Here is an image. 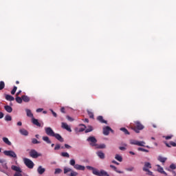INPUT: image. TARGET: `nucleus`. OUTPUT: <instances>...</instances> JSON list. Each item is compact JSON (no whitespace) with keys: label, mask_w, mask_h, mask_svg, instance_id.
Instances as JSON below:
<instances>
[{"label":"nucleus","mask_w":176,"mask_h":176,"mask_svg":"<svg viewBox=\"0 0 176 176\" xmlns=\"http://www.w3.org/2000/svg\"><path fill=\"white\" fill-rule=\"evenodd\" d=\"M134 123V126H131L132 130H134L136 133H140V130H144V126L140 121H135Z\"/></svg>","instance_id":"1"},{"label":"nucleus","mask_w":176,"mask_h":176,"mask_svg":"<svg viewBox=\"0 0 176 176\" xmlns=\"http://www.w3.org/2000/svg\"><path fill=\"white\" fill-rule=\"evenodd\" d=\"M23 163L26 166V167H28V168H30V169L34 168V166H35L32 160L28 158H24Z\"/></svg>","instance_id":"2"},{"label":"nucleus","mask_w":176,"mask_h":176,"mask_svg":"<svg viewBox=\"0 0 176 176\" xmlns=\"http://www.w3.org/2000/svg\"><path fill=\"white\" fill-rule=\"evenodd\" d=\"M29 155L30 157H32L33 159H38V157L42 156V154L38 153L35 149L30 150Z\"/></svg>","instance_id":"3"},{"label":"nucleus","mask_w":176,"mask_h":176,"mask_svg":"<svg viewBox=\"0 0 176 176\" xmlns=\"http://www.w3.org/2000/svg\"><path fill=\"white\" fill-rule=\"evenodd\" d=\"M3 153L6 156L13 157L14 159H17V155L13 151H4Z\"/></svg>","instance_id":"4"},{"label":"nucleus","mask_w":176,"mask_h":176,"mask_svg":"<svg viewBox=\"0 0 176 176\" xmlns=\"http://www.w3.org/2000/svg\"><path fill=\"white\" fill-rule=\"evenodd\" d=\"M87 141H88V142H91L90 145L91 146H97V139H96L94 136H89L87 139Z\"/></svg>","instance_id":"5"},{"label":"nucleus","mask_w":176,"mask_h":176,"mask_svg":"<svg viewBox=\"0 0 176 176\" xmlns=\"http://www.w3.org/2000/svg\"><path fill=\"white\" fill-rule=\"evenodd\" d=\"M45 131L46 133V135H49L50 137H54L55 134L54 131H53V129H52L51 127H45Z\"/></svg>","instance_id":"6"},{"label":"nucleus","mask_w":176,"mask_h":176,"mask_svg":"<svg viewBox=\"0 0 176 176\" xmlns=\"http://www.w3.org/2000/svg\"><path fill=\"white\" fill-rule=\"evenodd\" d=\"M109 131H111V133H113V130L111 129L110 126H107L103 127L104 135H109Z\"/></svg>","instance_id":"7"},{"label":"nucleus","mask_w":176,"mask_h":176,"mask_svg":"<svg viewBox=\"0 0 176 176\" xmlns=\"http://www.w3.org/2000/svg\"><path fill=\"white\" fill-rule=\"evenodd\" d=\"M62 129H65L69 133H71L72 131V129H71V127H69V126H68V124H67L65 122H62Z\"/></svg>","instance_id":"8"},{"label":"nucleus","mask_w":176,"mask_h":176,"mask_svg":"<svg viewBox=\"0 0 176 176\" xmlns=\"http://www.w3.org/2000/svg\"><path fill=\"white\" fill-rule=\"evenodd\" d=\"M148 168H152V165L150 162H145L144 166L143 167V171H148Z\"/></svg>","instance_id":"9"},{"label":"nucleus","mask_w":176,"mask_h":176,"mask_svg":"<svg viewBox=\"0 0 176 176\" xmlns=\"http://www.w3.org/2000/svg\"><path fill=\"white\" fill-rule=\"evenodd\" d=\"M53 137H55V138L58 140V141H60V142H64V138L61 137V135L58 133H54Z\"/></svg>","instance_id":"10"},{"label":"nucleus","mask_w":176,"mask_h":176,"mask_svg":"<svg viewBox=\"0 0 176 176\" xmlns=\"http://www.w3.org/2000/svg\"><path fill=\"white\" fill-rule=\"evenodd\" d=\"M74 168L76 170H79L80 171H85L86 168L85 167V166H82V165H80V164H76L74 166Z\"/></svg>","instance_id":"11"},{"label":"nucleus","mask_w":176,"mask_h":176,"mask_svg":"<svg viewBox=\"0 0 176 176\" xmlns=\"http://www.w3.org/2000/svg\"><path fill=\"white\" fill-rule=\"evenodd\" d=\"M156 166L157 167L158 173H160L161 174H164V175H167V173H166V171H164V170L163 169V168L162 166H160V165L157 164V165H156Z\"/></svg>","instance_id":"12"},{"label":"nucleus","mask_w":176,"mask_h":176,"mask_svg":"<svg viewBox=\"0 0 176 176\" xmlns=\"http://www.w3.org/2000/svg\"><path fill=\"white\" fill-rule=\"evenodd\" d=\"M164 144H165V145H166V146H167V148H171V146H174V147L176 146V143L173 141L170 142L169 144L167 143V142L164 141Z\"/></svg>","instance_id":"13"},{"label":"nucleus","mask_w":176,"mask_h":176,"mask_svg":"<svg viewBox=\"0 0 176 176\" xmlns=\"http://www.w3.org/2000/svg\"><path fill=\"white\" fill-rule=\"evenodd\" d=\"M45 171H46V169H45V168H43L42 166H38V168H37V173L40 174V175H42V174H43Z\"/></svg>","instance_id":"14"},{"label":"nucleus","mask_w":176,"mask_h":176,"mask_svg":"<svg viewBox=\"0 0 176 176\" xmlns=\"http://www.w3.org/2000/svg\"><path fill=\"white\" fill-rule=\"evenodd\" d=\"M4 109L6 112H8V113H12V112H13V108L9 105L4 106Z\"/></svg>","instance_id":"15"},{"label":"nucleus","mask_w":176,"mask_h":176,"mask_svg":"<svg viewBox=\"0 0 176 176\" xmlns=\"http://www.w3.org/2000/svg\"><path fill=\"white\" fill-rule=\"evenodd\" d=\"M32 122L33 124H35V126H37V127H41V123H39V121H38L37 119L33 118L32 119Z\"/></svg>","instance_id":"16"},{"label":"nucleus","mask_w":176,"mask_h":176,"mask_svg":"<svg viewBox=\"0 0 176 176\" xmlns=\"http://www.w3.org/2000/svg\"><path fill=\"white\" fill-rule=\"evenodd\" d=\"M97 120L100 122V123H104L105 124H107V120H104V117H102V116H98Z\"/></svg>","instance_id":"17"},{"label":"nucleus","mask_w":176,"mask_h":176,"mask_svg":"<svg viewBox=\"0 0 176 176\" xmlns=\"http://www.w3.org/2000/svg\"><path fill=\"white\" fill-rule=\"evenodd\" d=\"M157 160L159 162H160L161 163H166V160H167V158L166 157H164L161 155H159L158 157H157Z\"/></svg>","instance_id":"18"},{"label":"nucleus","mask_w":176,"mask_h":176,"mask_svg":"<svg viewBox=\"0 0 176 176\" xmlns=\"http://www.w3.org/2000/svg\"><path fill=\"white\" fill-rule=\"evenodd\" d=\"M96 154L100 159H105V154L102 151H98Z\"/></svg>","instance_id":"19"},{"label":"nucleus","mask_w":176,"mask_h":176,"mask_svg":"<svg viewBox=\"0 0 176 176\" xmlns=\"http://www.w3.org/2000/svg\"><path fill=\"white\" fill-rule=\"evenodd\" d=\"M31 98L28 97V96L23 95L22 96V101H24V102H30Z\"/></svg>","instance_id":"20"},{"label":"nucleus","mask_w":176,"mask_h":176,"mask_svg":"<svg viewBox=\"0 0 176 176\" xmlns=\"http://www.w3.org/2000/svg\"><path fill=\"white\" fill-rule=\"evenodd\" d=\"M26 111V115L27 116H28V118H34V114H32V112H31V110L26 109H25Z\"/></svg>","instance_id":"21"},{"label":"nucleus","mask_w":176,"mask_h":176,"mask_svg":"<svg viewBox=\"0 0 176 176\" xmlns=\"http://www.w3.org/2000/svg\"><path fill=\"white\" fill-rule=\"evenodd\" d=\"M19 133H21L22 135H28V131L25 130V129H20Z\"/></svg>","instance_id":"22"},{"label":"nucleus","mask_w":176,"mask_h":176,"mask_svg":"<svg viewBox=\"0 0 176 176\" xmlns=\"http://www.w3.org/2000/svg\"><path fill=\"white\" fill-rule=\"evenodd\" d=\"M115 159L116 160H118V162H123V157L119 154L116 155Z\"/></svg>","instance_id":"23"},{"label":"nucleus","mask_w":176,"mask_h":176,"mask_svg":"<svg viewBox=\"0 0 176 176\" xmlns=\"http://www.w3.org/2000/svg\"><path fill=\"white\" fill-rule=\"evenodd\" d=\"M11 168H12L14 171H16V173L18 172V171L21 170V168L19 166H14V165H12V166H11Z\"/></svg>","instance_id":"24"},{"label":"nucleus","mask_w":176,"mask_h":176,"mask_svg":"<svg viewBox=\"0 0 176 176\" xmlns=\"http://www.w3.org/2000/svg\"><path fill=\"white\" fill-rule=\"evenodd\" d=\"M6 100H7V101H14V97L10 95H6Z\"/></svg>","instance_id":"25"},{"label":"nucleus","mask_w":176,"mask_h":176,"mask_svg":"<svg viewBox=\"0 0 176 176\" xmlns=\"http://www.w3.org/2000/svg\"><path fill=\"white\" fill-rule=\"evenodd\" d=\"M3 142H5V144L9 145L10 146V145H12V142L9 141V139L8 138H3Z\"/></svg>","instance_id":"26"},{"label":"nucleus","mask_w":176,"mask_h":176,"mask_svg":"<svg viewBox=\"0 0 176 176\" xmlns=\"http://www.w3.org/2000/svg\"><path fill=\"white\" fill-rule=\"evenodd\" d=\"M15 101H16L18 104H21V102H23V96H21V98L20 96H16Z\"/></svg>","instance_id":"27"},{"label":"nucleus","mask_w":176,"mask_h":176,"mask_svg":"<svg viewBox=\"0 0 176 176\" xmlns=\"http://www.w3.org/2000/svg\"><path fill=\"white\" fill-rule=\"evenodd\" d=\"M43 140L47 142V144H52V141L50 140V139L49 138V137L47 136H43Z\"/></svg>","instance_id":"28"},{"label":"nucleus","mask_w":176,"mask_h":176,"mask_svg":"<svg viewBox=\"0 0 176 176\" xmlns=\"http://www.w3.org/2000/svg\"><path fill=\"white\" fill-rule=\"evenodd\" d=\"M111 168H112L116 173H118V174H122V171L118 170V168L113 165H110Z\"/></svg>","instance_id":"29"},{"label":"nucleus","mask_w":176,"mask_h":176,"mask_svg":"<svg viewBox=\"0 0 176 176\" xmlns=\"http://www.w3.org/2000/svg\"><path fill=\"white\" fill-rule=\"evenodd\" d=\"M120 131H123L124 133L126 134V135H130V132H129L127 129H126V128H120Z\"/></svg>","instance_id":"30"},{"label":"nucleus","mask_w":176,"mask_h":176,"mask_svg":"<svg viewBox=\"0 0 176 176\" xmlns=\"http://www.w3.org/2000/svg\"><path fill=\"white\" fill-rule=\"evenodd\" d=\"M89 117L90 118V119H94V113H93V112L90 110H87V111Z\"/></svg>","instance_id":"31"},{"label":"nucleus","mask_w":176,"mask_h":176,"mask_svg":"<svg viewBox=\"0 0 176 176\" xmlns=\"http://www.w3.org/2000/svg\"><path fill=\"white\" fill-rule=\"evenodd\" d=\"M99 176H109V175L105 170H100Z\"/></svg>","instance_id":"32"},{"label":"nucleus","mask_w":176,"mask_h":176,"mask_svg":"<svg viewBox=\"0 0 176 176\" xmlns=\"http://www.w3.org/2000/svg\"><path fill=\"white\" fill-rule=\"evenodd\" d=\"M4 120H6V122L12 121V116L10 115H6L4 118Z\"/></svg>","instance_id":"33"},{"label":"nucleus","mask_w":176,"mask_h":176,"mask_svg":"<svg viewBox=\"0 0 176 176\" xmlns=\"http://www.w3.org/2000/svg\"><path fill=\"white\" fill-rule=\"evenodd\" d=\"M60 156H62L63 157H69V154L67 152H62L60 153Z\"/></svg>","instance_id":"34"},{"label":"nucleus","mask_w":176,"mask_h":176,"mask_svg":"<svg viewBox=\"0 0 176 176\" xmlns=\"http://www.w3.org/2000/svg\"><path fill=\"white\" fill-rule=\"evenodd\" d=\"M80 126H82V127L78 129L79 133H82V131H85V130H86V125L82 124H80Z\"/></svg>","instance_id":"35"},{"label":"nucleus","mask_w":176,"mask_h":176,"mask_svg":"<svg viewBox=\"0 0 176 176\" xmlns=\"http://www.w3.org/2000/svg\"><path fill=\"white\" fill-rule=\"evenodd\" d=\"M136 145H138V146H145V142H144V141H141V142L138 141V143H137Z\"/></svg>","instance_id":"36"},{"label":"nucleus","mask_w":176,"mask_h":176,"mask_svg":"<svg viewBox=\"0 0 176 176\" xmlns=\"http://www.w3.org/2000/svg\"><path fill=\"white\" fill-rule=\"evenodd\" d=\"M92 173L94 175L100 176V171L94 168V170H92Z\"/></svg>","instance_id":"37"},{"label":"nucleus","mask_w":176,"mask_h":176,"mask_svg":"<svg viewBox=\"0 0 176 176\" xmlns=\"http://www.w3.org/2000/svg\"><path fill=\"white\" fill-rule=\"evenodd\" d=\"M97 148L98 149H105L107 148V146L104 144H99Z\"/></svg>","instance_id":"38"},{"label":"nucleus","mask_w":176,"mask_h":176,"mask_svg":"<svg viewBox=\"0 0 176 176\" xmlns=\"http://www.w3.org/2000/svg\"><path fill=\"white\" fill-rule=\"evenodd\" d=\"M5 89V82L0 81V90H3Z\"/></svg>","instance_id":"39"},{"label":"nucleus","mask_w":176,"mask_h":176,"mask_svg":"<svg viewBox=\"0 0 176 176\" xmlns=\"http://www.w3.org/2000/svg\"><path fill=\"white\" fill-rule=\"evenodd\" d=\"M130 144L131 145H137V144H138V140H131Z\"/></svg>","instance_id":"40"},{"label":"nucleus","mask_w":176,"mask_h":176,"mask_svg":"<svg viewBox=\"0 0 176 176\" xmlns=\"http://www.w3.org/2000/svg\"><path fill=\"white\" fill-rule=\"evenodd\" d=\"M16 91H17V87L14 86L12 90L11 91V94L14 96V94H16Z\"/></svg>","instance_id":"41"},{"label":"nucleus","mask_w":176,"mask_h":176,"mask_svg":"<svg viewBox=\"0 0 176 176\" xmlns=\"http://www.w3.org/2000/svg\"><path fill=\"white\" fill-rule=\"evenodd\" d=\"M91 131H93V126H89L88 129H85V133H90Z\"/></svg>","instance_id":"42"},{"label":"nucleus","mask_w":176,"mask_h":176,"mask_svg":"<svg viewBox=\"0 0 176 176\" xmlns=\"http://www.w3.org/2000/svg\"><path fill=\"white\" fill-rule=\"evenodd\" d=\"M72 171V169L71 168H64V174H67V173H69Z\"/></svg>","instance_id":"43"},{"label":"nucleus","mask_w":176,"mask_h":176,"mask_svg":"<svg viewBox=\"0 0 176 176\" xmlns=\"http://www.w3.org/2000/svg\"><path fill=\"white\" fill-rule=\"evenodd\" d=\"M60 148H61V145H60V144H57L54 147V151H58Z\"/></svg>","instance_id":"44"},{"label":"nucleus","mask_w":176,"mask_h":176,"mask_svg":"<svg viewBox=\"0 0 176 176\" xmlns=\"http://www.w3.org/2000/svg\"><path fill=\"white\" fill-rule=\"evenodd\" d=\"M138 151H140L141 152H146V153L149 152V150H146V149H145L144 148H141V147H139L138 148Z\"/></svg>","instance_id":"45"},{"label":"nucleus","mask_w":176,"mask_h":176,"mask_svg":"<svg viewBox=\"0 0 176 176\" xmlns=\"http://www.w3.org/2000/svg\"><path fill=\"white\" fill-rule=\"evenodd\" d=\"M21 173H23V170H19L16 173H14V176H23V175L21 174Z\"/></svg>","instance_id":"46"},{"label":"nucleus","mask_w":176,"mask_h":176,"mask_svg":"<svg viewBox=\"0 0 176 176\" xmlns=\"http://www.w3.org/2000/svg\"><path fill=\"white\" fill-rule=\"evenodd\" d=\"M63 172V170L61 168H56L55 169L54 174H60V173Z\"/></svg>","instance_id":"47"},{"label":"nucleus","mask_w":176,"mask_h":176,"mask_svg":"<svg viewBox=\"0 0 176 176\" xmlns=\"http://www.w3.org/2000/svg\"><path fill=\"white\" fill-rule=\"evenodd\" d=\"M69 164L70 166H73L75 168V166H76V164H75V160H71L69 162Z\"/></svg>","instance_id":"48"},{"label":"nucleus","mask_w":176,"mask_h":176,"mask_svg":"<svg viewBox=\"0 0 176 176\" xmlns=\"http://www.w3.org/2000/svg\"><path fill=\"white\" fill-rule=\"evenodd\" d=\"M32 142L33 144H41V142L38 141V140H36V138L32 139Z\"/></svg>","instance_id":"49"},{"label":"nucleus","mask_w":176,"mask_h":176,"mask_svg":"<svg viewBox=\"0 0 176 176\" xmlns=\"http://www.w3.org/2000/svg\"><path fill=\"white\" fill-rule=\"evenodd\" d=\"M76 175H78V173L72 170L69 176H76Z\"/></svg>","instance_id":"50"},{"label":"nucleus","mask_w":176,"mask_h":176,"mask_svg":"<svg viewBox=\"0 0 176 176\" xmlns=\"http://www.w3.org/2000/svg\"><path fill=\"white\" fill-rule=\"evenodd\" d=\"M170 168L171 170H175V169H176V166H175V164H170Z\"/></svg>","instance_id":"51"},{"label":"nucleus","mask_w":176,"mask_h":176,"mask_svg":"<svg viewBox=\"0 0 176 176\" xmlns=\"http://www.w3.org/2000/svg\"><path fill=\"white\" fill-rule=\"evenodd\" d=\"M164 138H165V140H171L173 138V135L168 136H164Z\"/></svg>","instance_id":"52"},{"label":"nucleus","mask_w":176,"mask_h":176,"mask_svg":"<svg viewBox=\"0 0 176 176\" xmlns=\"http://www.w3.org/2000/svg\"><path fill=\"white\" fill-rule=\"evenodd\" d=\"M50 111H51V112H52L53 116H54V118H57V113H56V112H54V111H53V109H50Z\"/></svg>","instance_id":"53"},{"label":"nucleus","mask_w":176,"mask_h":176,"mask_svg":"<svg viewBox=\"0 0 176 176\" xmlns=\"http://www.w3.org/2000/svg\"><path fill=\"white\" fill-rule=\"evenodd\" d=\"M146 173H148L147 175H153V173L149 170V169H148V170H146Z\"/></svg>","instance_id":"54"},{"label":"nucleus","mask_w":176,"mask_h":176,"mask_svg":"<svg viewBox=\"0 0 176 176\" xmlns=\"http://www.w3.org/2000/svg\"><path fill=\"white\" fill-rule=\"evenodd\" d=\"M65 148H66V149H71L72 146H71L69 144H65Z\"/></svg>","instance_id":"55"},{"label":"nucleus","mask_w":176,"mask_h":176,"mask_svg":"<svg viewBox=\"0 0 176 176\" xmlns=\"http://www.w3.org/2000/svg\"><path fill=\"white\" fill-rule=\"evenodd\" d=\"M87 170H90L91 171H93L94 170V168H93L92 166H87Z\"/></svg>","instance_id":"56"},{"label":"nucleus","mask_w":176,"mask_h":176,"mask_svg":"<svg viewBox=\"0 0 176 176\" xmlns=\"http://www.w3.org/2000/svg\"><path fill=\"white\" fill-rule=\"evenodd\" d=\"M133 170H134V167H133V166L126 168V171H133Z\"/></svg>","instance_id":"57"},{"label":"nucleus","mask_w":176,"mask_h":176,"mask_svg":"<svg viewBox=\"0 0 176 176\" xmlns=\"http://www.w3.org/2000/svg\"><path fill=\"white\" fill-rule=\"evenodd\" d=\"M60 112H61L62 113H65V108L61 107V109H60Z\"/></svg>","instance_id":"58"},{"label":"nucleus","mask_w":176,"mask_h":176,"mask_svg":"<svg viewBox=\"0 0 176 176\" xmlns=\"http://www.w3.org/2000/svg\"><path fill=\"white\" fill-rule=\"evenodd\" d=\"M67 119L68 120H69L70 122H73V121H74V119H72V118L69 117V116H67Z\"/></svg>","instance_id":"59"},{"label":"nucleus","mask_w":176,"mask_h":176,"mask_svg":"<svg viewBox=\"0 0 176 176\" xmlns=\"http://www.w3.org/2000/svg\"><path fill=\"white\" fill-rule=\"evenodd\" d=\"M119 149H120V151H126V147H124V146H120Z\"/></svg>","instance_id":"60"},{"label":"nucleus","mask_w":176,"mask_h":176,"mask_svg":"<svg viewBox=\"0 0 176 176\" xmlns=\"http://www.w3.org/2000/svg\"><path fill=\"white\" fill-rule=\"evenodd\" d=\"M42 111H43V109L39 108L36 110V112L39 113V112H42Z\"/></svg>","instance_id":"61"},{"label":"nucleus","mask_w":176,"mask_h":176,"mask_svg":"<svg viewBox=\"0 0 176 176\" xmlns=\"http://www.w3.org/2000/svg\"><path fill=\"white\" fill-rule=\"evenodd\" d=\"M3 168H5L6 170H8V165L6 164V163H5V164H3Z\"/></svg>","instance_id":"62"},{"label":"nucleus","mask_w":176,"mask_h":176,"mask_svg":"<svg viewBox=\"0 0 176 176\" xmlns=\"http://www.w3.org/2000/svg\"><path fill=\"white\" fill-rule=\"evenodd\" d=\"M21 94V90H19L16 94V97H19Z\"/></svg>","instance_id":"63"},{"label":"nucleus","mask_w":176,"mask_h":176,"mask_svg":"<svg viewBox=\"0 0 176 176\" xmlns=\"http://www.w3.org/2000/svg\"><path fill=\"white\" fill-rule=\"evenodd\" d=\"M5 162H6L5 160L0 159V163H1V164H3V163H5Z\"/></svg>","instance_id":"64"}]
</instances>
